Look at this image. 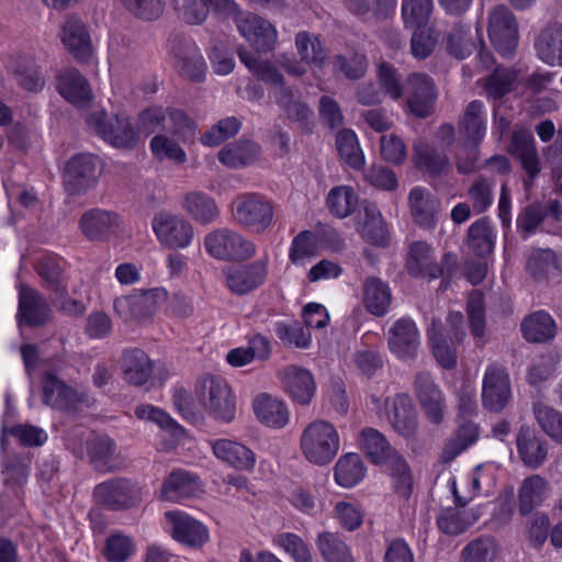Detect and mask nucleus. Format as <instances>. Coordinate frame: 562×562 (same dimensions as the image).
<instances>
[{"label": "nucleus", "instance_id": "f257e3e1", "mask_svg": "<svg viewBox=\"0 0 562 562\" xmlns=\"http://www.w3.org/2000/svg\"><path fill=\"white\" fill-rule=\"evenodd\" d=\"M241 63L258 79L274 87L273 97L276 103L283 110L286 117L300 124H306L313 115L311 108L302 100L301 91L296 88L284 85L282 74L269 60H262L246 48L238 49Z\"/></svg>", "mask_w": 562, "mask_h": 562}, {"label": "nucleus", "instance_id": "f03ea898", "mask_svg": "<svg viewBox=\"0 0 562 562\" xmlns=\"http://www.w3.org/2000/svg\"><path fill=\"white\" fill-rule=\"evenodd\" d=\"M360 448L376 464H385L394 480V490L403 498H408L413 490V475L406 460L389 443L378 429L366 427L360 432Z\"/></svg>", "mask_w": 562, "mask_h": 562}, {"label": "nucleus", "instance_id": "7ed1b4c3", "mask_svg": "<svg viewBox=\"0 0 562 562\" xmlns=\"http://www.w3.org/2000/svg\"><path fill=\"white\" fill-rule=\"evenodd\" d=\"M305 459L316 465L330 463L339 450V435L333 424L324 419L310 423L300 440Z\"/></svg>", "mask_w": 562, "mask_h": 562}, {"label": "nucleus", "instance_id": "20e7f679", "mask_svg": "<svg viewBox=\"0 0 562 562\" xmlns=\"http://www.w3.org/2000/svg\"><path fill=\"white\" fill-rule=\"evenodd\" d=\"M86 123L94 134L116 148L131 149L137 145V134L125 115L101 110L90 113Z\"/></svg>", "mask_w": 562, "mask_h": 562}, {"label": "nucleus", "instance_id": "39448f33", "mask_svg": "<svg viewBox=\"0 0 562 562\" xmlns=\"http://www.w3.org/2000/svg\"><path fill=\"white\" fill-rule=\"evenodd\" d=\"M405 266L409 276L432 280L445 272L452 274L458 268V260L456 255L449 252L439 265L435 260L431 246L418 240L409 244Z\"/></svg>", "mask_w": 562, "mask_h": 562}, {"label": "nucleus", "instance_id": "423d86ee", "mask_svg": "<svg viewBox=\"0 0 562 562\" xmlns=\"http://www.w3.org/2000/svg\"><path fill=\"white\" fill-rule=\"evenodd\" d=\"M200 401L209 415L217 422L231 423L236 403L229 385L221 378L206 376L201 382Z\"/></svg>", "mask_w": 562, "mask_h": 562}, {"label": "nucleus", "instance_id": "0eeeda50", "mask_svg": "<svg viewBox=\"0 0 562 562\" xmlns=\"http://www.w3.org/2000/svg\"><path fill=\"white\" fill-rule=\"evenodd\" d=\"M101 175L100 160L91 154L72 156L65 166L63 182L70 195H80L92 189Z\"/></svg>", "mask_w": 562, "mask_h": 562}, {"label": "nucleus", "instance_id": "6e6552de", "mask_svg": "<svg viewBox=\"0 0 562 562\" xmlns=\"http://www.w3.org/2000/svg\"><path fill=\"white\" fill-rule=\"evenodd\" d=\"M166 299L167 292L164 289L155 288L134 291L128 295L116 297L113 306L115 313L124 322H144L153 317L159 303Z\"/></svg>", "mask_w": 562, "mask_h": 562}, {"label": "nucleus", "instance_id": "1a4fd4ad", "mask_svg": "<svg viewBox=\"0 0 562 562\" xmlns=\"http://www.w3.org/2000/svg\"><path fill=\"white\" fill-rule=\"evenodd\" d=\"M207 252L221 260H247L255 255V245L228 228L216 229L205 236Z\"/></svg>", "mask_w": 562, "mask_h": 562}, {"label": "nucleus", "instance_id": "9d476101", "mask_svg": "<svg viewBox=\"0 0 562 562\" xmlns=\"http://www.w3.org/2000/svg\"><path fill=\"white\" fill-rule=\"evenodd\" d=\"M404 94L408 111L419 119L430 116L438 98L432 78L425 72H413L405 81Z\"/></svg>", "mask_w": 562, "mask_h": 562}, {"label": "nucleus", "instance_id": "9b49d317", "mask_svg": "<svg viewBox=\"0 0 562 562\" xmlns=\"http://www.w3.org/2000/svg\"><path fill=\"white\" fill-rule=\"evenodd\" d=\"M233 215L240 225L262 233L273 221V207L260 195L241 194L233 203Z\"/></svg>", "mask_w": 562, "mask_h": 562}, {"label": "nucleus", "instance_id": "f8f14e48", "mask_svg": "<svg viewBox=\"0 0 562 562\" xmlns=\"http://www.w3.org/2000/svg\"><path fill=\"white\" fill-rule=\"evenodd\" d=\"M490 40L502 55H512L518 42V25L514 13L505 5L495 7L488 18Z\"/></svg>", "mask_w": 562, "mask_h": 562}, {"label": "nucleus", "instance_id": "ddd939ff", "mask_svg": "<svg viewBox=\"0 0 562 562\" xmlns=\"http://www.w3.org/2000/svg\"><path fill=\"white\" fill-rule=\"evenodd\" d=\"M16 317L20 325L43 327L54 319V312L47 299L40 291L22 284L19 288Z\"/></svg>", "mask_w": 562, "mask_h": 562}, {"label": "nucleus", "instance_id": "4468645a", "mask_svg": "<svg viewBox=\"0 0 562 562\" xmlns=\"http://www.w3.org/2000/svg\"><path fill=\"white\" fill-rule=\"evenodd\" d=\"M512 397L509 375L498 363L490 364L483 378L482 403L493 413L502 412Z\"/></svg>", "mask_w": 562, "mask_h": 562}, {"label": "nucleus", "instance_id": "2eb2a0df", "mask_svg": "<svg viewBox=\"0 0 562 562\" xmlns=\"http://www.w3.org/2000/svg\"><path fill=\"white\" fill-rule=\"evenodd\" d=\"M93 496L97 503L113 510L127 509L140 502L139 490L123 477L98 484L94 487Z\"/></svg>", "mask_w": 562, "mask_h": 562}, {"label": "nucleus", "instance_id": "dca6fc26", "mask_svg": "<svg viewBox=\"0 0 562 562\" xmlns=\"http://www.w3.org/2000/svg\"><path fill=\"white\" fill-rule=\"evenodd\" d=\"M121 216L104 209H90L83 212L78 221L82 235L93 243L108 240L120 227Z\"/></svg>", "mask_w": 562, "mask_h": 562}, {"label": "nucleus", "instance_id": "f3484780", "mask_svg": "<svg viewBox=\"0 0 562 562\" xmlns=\"http://www.w3.org/2000/svg\"><path fill=\"white\" fill-rule=\"evenodd\" d=\"M172 53L179 75L190 81L201 82L205 78V60L191 40L176 37L172 42Z\"/></svg>", "mask_w": 562, "mask_h": 562}, {"label": "nucleus", "instance_id": "a211bd4d", "mask_svg": "<svg viewBox=\"0 0 562 562\" xmlns=\"http://www.w3.org/2000/svg\"><path fill=\"white\" fill-rule=\"evenodd\" d=\"M236 26L256 50L269 52L273 49L277 42V31L268 20L247 12L236 19Z\"/></svg>", "mask_w": 562, "mask_h": 562}, {"label": "nucleus", "instance_id": "6ab92c4d", "mask_svg": "<svg viewBox=\"0 0 562 562\" xmlns=\"http://www.w3.org/2000/svg\"><path fill=\"white\" fill-rule=\"evenodd\" d=\"M158 239L170 248H184L193 238L192 225L176 215L159 213L153 220Z\"/></svg>", "mask_w": 562, "mask_h": 562}, {"label": "nucleus", "instance_id": "aec40b11", "mask_svg": "<svg viewBox=\"0 0 562 562\" xmlns=\"http://www.w3.org/2000/svg\"><path fill=\"white\" fill-rule=\"evenodd\" d=\"M390 350L400 359H413L420 345L419 331L411 318L397 319L387 331Z\"/></svg>", "mask_w": 562, "mask_h": 562}, {"label": "nucleus", "instance_id": "412c9836", "mask_svg": "<svg viewBox=\"0 0 562 562\" xmlns=\"http://www.w3.org/2000/svg\"><path fill=\"white\" fill-rule=\"evenodd\" d=\"M389 406V420L393 429L404 438H414L418 430L417 409L412 398L404 393L396 394Z\"/></svg>", "mask_w": 562, "mask_h": 562}, {"label": "nucleus", "instance_id": "4be33fe9", "mask_svg": "<svg viewBox=\"0 0 562 562\" xmlns=\"http://www.w3.org/2000/svg\"><path fill=\"white\" fill-rule=\"evenodd\" d=\"M509 151L529 177L526 187L530 186L540 172V159L532 133L525 128L515 131L512 134Z\"/></svg>", "mask_w": 562, "mask_h": 562}, {"label": "nucleus", "instance_id": "5701e85b", "mask_svg": "<svg viewBox=\"0 0 562 562\" xmlns=\"http://www.w3.org/2000/svg\"><path fill=\"white\" fill-rule=\"evenodd\" d=\"M415 393L424 413L434 424L443 419L445 403L441 391L428 372H418L414 381Z\"/></svg>", "mask_w": 562, "mask_h": 562}, {"label": "nucleus", "instance_id": "b1692460", "mask_svg": "<svg viewBox=\"0 0 562 562\" xmlns=\"http://www.w3.org/2000/svg\"><path fill=\"white\" fill-rule=\"evenodd\" d=\"M517 452L529 469L540 468L548 458V442L529 426H521L516 436Z\"/></svg>", "mask_w": 562, "mask_h": 562}, {"label": "nucleus", "instance_id": "393cba45", "mask_svg": "<svg viewBox=\"0 0 562 562\" xmlns=\"http://www.w3.org/2000/svg\"><path fill=\"white\" fill-rule=\"evenodd\" d=\"M166 517L172 524V537L177 541L199 548L209 540L206 527L196 519L180 512H167Z\"/></svg>", "mask_w": 562, "mask_h": 562}, {"label": "nucleus", "instance_id": "a878e982", "mask_svg": "<svg viewBox=\"0 0 562 562\" xmlns=\"http://www.w3.org/2000/svg\"><path fill=\"white\" fill-rule=\"evenodd\" d=\"M56 89L68 102L83 106L92 100L88 80L76 68H66L56 77Z\"/></svg>", "mask_w": 562, "mask_h": 562}, {"label": "nucleus", "instance_id": "bb28decb", "mask_svg": "<svg viewBox=\"0 0 562 562\" xmlns=\"http://www.w3.org/2000/svg\"><path fill=\"white\" fill-rule=\"evenodd\" d=\"M267 263L266 259H261L228 270L226 272V282L231 291L241 295L261 285L267 277Z\"/></svg>", "mask_w": 562, "mask_h": 562}, {"label": "nucleus", "instance_id": "cd10ccee", "mask_svg": "<svg viewBox=\"0 0 562 562\" xmlns=\"http://www.w3.org/2000/svg\"><path fill=\"white\" fill-rule=\"evenodd\" d=\"M61 42L79 63H88L93 54V46L85 24L70 16L63 26Z\"/></svg>", "mask_w": 562, "mask_h": 562}, {"label": "nucleus", "instance_id": "c85d7f7f", "mask_svg": "<svg viewBox=\"0 0 562 562\" xmlns=\"http://www.w3.org/2000/svg\"><path fill=\"white\" fill-rule=\"evenodd\" d=\"M124 380L135 386L151 383L154 361L138 348L126 349L122 355Z\"/></svg>", "mask_w": 562, "mask_h": 562}, {"label": "nucleus", "instance_id": "c756f323", "mask_svg": "<svg viewBox=\"0 0 562 562\" xmlns=\"http://www.w3.org/2000/svg\"><path fill=\"white\" fill-rule=\"evenodd\" d=\"M282 382L290 396L296 403L306 405L315 394V381L310 371L290 366L282 372Z\"/></svg>", "mask_w": 562, "mask_h": 562}, {"label": "nucleus", "instance_id": "7c9ffc66", "mask_svg": "<svg viewBox=\"0 0 562 562\" xmlns=\"http://www.w3.org/2000/svg\"><path fill=\"white\" fill-rule=\"evenodd\" d=\"M537 57L549 66H562V24H549L535 41Z\"/></svg>", "mask_w": 562, "mask_h": 562}, {"label": "nucleus", "instance_id": "2f4dec72", "mask_svg": "<svg viewBox=\"0 0 562 562\" xmlns=\"http://www.w3.org/2000/svg\"><path fill=\"white\" fill-rule=\"evenodd\" d=\"M408 200L415 223L425 228H434L440 210L439 200L424 188L411 190Z\"/></svg>", "mask_w": 562, "mask_h": 562}, {"label": "nucleus", "instance_id": "473e14b6", "mask_svg": "<svg viewBox=\"0 0 562 562\" xmlns=\"http://www.w3.org/2000/svg\"><path fill=\"white\" fill-rule=\"evenodd\" d=\"M214 456L238 470H251L256 463L255 453L246 446L229 439H217L212 442Z\"/></svg>", "mask_w": 562, "mask_h": 562}, {"label": "nucleus", "instance_id": "72a5a7b5", "mask_svg": "<svg viewBox=\"0 0 562 562\" xmlns=\"http://www.w3.org/2000/svg\"><path fill=\"white\" fill-rule=\"evenodd\" d=\"M485 132L484 104L479 100L471 101L460 116L459 133L465 138V143L477 146Z\"/></svg>", "mask_w": 562, "mask_h": 562}, {"label": "nucleus", "instance_id": "f704fd0d", "mask_svg": "<svg viewBox=\"0 0 562 562\" xmlns=\"http://www.w3.org/2000/svg\"><path fill=\"white\" fill-rule=\"evenodd\" d=\"M549 490V482L539 474L526 477L518 490V510L520 515L527 516L535 508L541 506Z\"/></svg>", "mask_w": 562, "mask_h": 562}, {"label": "nucleus", "instance_id": "c9c22d12", "mask_svg": "<svg viewBox=\"0 0 562 562\" xmlns=\"http://www.w3.org/2000/svg\"><path fill=\"white\" fill-rule=\"evenodd\" d=\"M520 330L528 342L544 344L555 337L557 325L550 314L538 311L522 319Z\"/></svg>", "mask_w": 562, "mask_h": 562}, {"label": "nucleus", "instance_id": "e433bc0d", "mask_svg": "<svg viewBox=\"0 0 562 562\" xmlns=\"http://www.w3.org/2000/svg\"><path fill=\"white\" fill-rule=\"evenodd\" d=\"M43 401L56 409H72L78 401L77 393L55 374L47 372L43 379Z\"/></svg>", "mask_w": 562, "mask_h": 562}, {"label": "nucleus", "instance_id": "4c0bfd02", "mask_svg": "<svg viewBox=\"0 0 562 562\" xmlns=\"http://www.w3.org/2000/svg\"><path fill=\"white\" fill-rule=\"evenodd\" d=\"M363 304L374 316H383L389 311L392 294L386 282L376 277H369L363 282Z\"/></svg>", "mask_w": 562, "mask_h": 562}, {"label": "nucleus", "instance_id": "58836bf2", "mask_svg": "<svg viewBox=\"0 0 562 562\" xmlns=\"http://www.w3.org/2000/svg\"><path fill=\"white\" fill-rule=\"evenodd\" d=\"M254 411L258 419L272 428H282L289 422L285 404L269 394H259L254 401Z\"/></svg>", "mask_w": 562, "mask_h": 562}, {"label": "nucleus", "instance_id": "ea45409f", "mask_svg": "<svg viewBox=\"0 0 562 562\" xmlns=\"http://www.w3.org/2000/svg\"><path fill=\"white\" fill-rule=\"evenodd\" d=\"M259 154V145L241 139L224 146L218 153V160L228 168L237 169L254 164Z\"/></svg>", "mask_w": 562, "mask_h": 562}, {"label": "nucleus", "instance_id": "a19ab883", "mask_svg": "<svg viewBox=\"0 0 562 562\" xmlns=\"http://www.w3.org/2000/svg\"><path fill=\"white\" fill-rule=\"evenodd\" d=\"M526 269L536 281L557 277L562 271V262L551 249H537L529 257Z\"/></svg>", "mask_w": 562, "mask_h": 562}, {"label": "nucleus", "instance_id": "79ce46f5", "mask_svg": "<svg viewBox=\"0 0 562 562\" xmlns=\"http://www.w3.org/2000/svg\"><path fill=\"white\" fill-rule=\"evenodd\" d=\"M428 336L432 355L437 362L446 370L453 369L458 361L457 351L448 341L440 321H432Z\"/></svg>", "mask_w": 562, "mask_h": 562}, {"label": "nucleus", "instance_id": "37998d69", "mask_svg": "<svg viewBox=\"0 0 562 562\" xmlns=\"http://www.w3.org/2000/svg\"><path fill=\"white\" fill-rule=\"evenodd\" d=\"M196 491V476L183 470H175L162 483L161 497L168 501H180L192 496Z\"/></svg>", "mask_w": 562, "mask_h": 562}, {"label": "nucleus", "instance_id": "c03bdc74", "mask_svg": "<svg viewBox=\"0 0 562 562\" xmlns=\"http://www.w3.org/2000/svg\"><path fill=\"white\" fill-rule=\"evenodd\" d=\"M415 166L431 177L440 176L448 167V157L430 147L426 142L419 140L413 147Z\"/></svg>", "mask_w": 562, "mask_h": 562}, {"label": "nucleus", "instance_id": "a18cd8bd", "mask_svg": "<svg viewBox=\"0 0 562 562\" xmlns=\"http://www.w3.org/2000/svg\"><path fill=\"white\" fill-rule=\"evenodd\" d=\"M361 237L371 245L385 246L387 229L376 205L367 204L363 207V218L359 228Z\"/></svg>", "mask_w": 562, "mask_h": 562}, {"label": "nucleus", "instance_id": "49530a36", "mask_svg": "<svg viewBox=\"0 0 562 562\" xmlns=\"http://www.w3.org/2000/svg\"><path fill=\"white\" fill-rule=\"evenodd\" d=\"M183 209L194 221L201 224H209L218 216V207L215 201L207 194L199 191L186 194Z\"/></svg>", "mask_w": 562, "mask_h": 562}, {"label": "nucleus", "instance_id": "de8ad7c7", "mask_svg": "<svg viewBox=\"0 0 562 562\" xmlns=\"http://www.w3.org/2000/svg\"><path fill=\"white\" fill-rule=\"evenodd\" d=\"M479 30L475 29L474 34L471 29L464 25L456 24L447 36V50L457 59H464L477 47Z\"/></svg>", "mask_w": 562, "mask_h": 562}, {"label": "nucleus", "instance_id": "09e8293b", "mask_svg": "<svg viewBox=\"0 0 562 562\" xmlns=\"http://www.w3.org/2000/svg\"><path fill=\"white\" fill-rule=\"evenodd\" d=\"M479 437V428L477 426L465 419L460 424L456 435L453 438L448 440L442 452H441V461L443 463L451 462L456 457H458L462 451H464L469 446L474 443Z\"/></svg>", "mask_w": 562, "mask_h": 562}, {"label": "nucleus", "instance_id": "8fccbe9b", "mask_svg": "<svg viewBox=\"0 0 562 562\" xmlns=\"http://www.w3.org/2000/svg\"><path fill=\"white\" fill-rule=\"evenodd\" d=\"M31 457L27 453L7 456L2 460L4 484L13 490L21 488L27 481Z\"/></svg>", "mask_w": 562, "mask_h": 562}, {"label": "nucleus", "instance_id": "3c124183", "mask_svg": "<svg viewBox=\"0 0 562 562\" xmlns=\"http://www.w3.org/2000/svg\"><path fill=\"white\" fill-rule=\"evenodd\" d=\"M316 544L326 562H355L350 549L338 533L321 532Z\"/></svg>", "mask_w": 562, "mask_h": 562}, {"label": "nucleus", "instance_id": "603ef678", "mask_svg": "<svg viewBox=\"0 0 562 562\" xmlns=\"http://www.w3.org/2000/svg\"><path fill=\"white\" fill-rule=\"evenodd\" d=\"M495 236L487 221L483 217L474 222L468 231V246L479 257H487L493 252Z\"/></svg>", "mask_w": 562, "mask_h": 562}, {"label": "nucleus", "instance_id": "864d4df0", "mask_svg": "<svg viewBox=\"0 0 562 562\" xmlns=\"http://www.w3.org/2000/svg\"><path fill=\"white\" fill-rule=\"evenodd\" d=\"M364 476L362 459L357 453H347L335 465V480L342 487H351Z\"/></svg>", "mask_w": 562, "mask_h": 562}, {"label": "nucleus", "instance_id": "5fc2aeb1", "mask_svg": "<svg viewBox=\"0 0 562 562\" xmlns=\"http://www.w3.org/2000/svg\"><path fill=\"white\" fill-rule=\"evenodd\" d=\"M336 147L340 158L356 170L364 166V156L359 146L356 133L352 130L344 128L336 136Z\"/></svg>", "mask_w": 562, "mask_h": 562}, {"label": "nucleus", "instance_id": "6e6d98bb", "mask_svg": "<svg viewBox=\"0 0 562 562\" xmlns=\"http://www.w3.org/2000/svg\"><path fill=\"white\" fill-rule=\"evenodd\" d=\"M476 519L477 517L472 512L447 508L438 516L437 525L443 533L458 536L472 526Z\"/></svg>", "mask_w": 562, "mask_h": 562}, {"label": "nucleus", "instance_id": "4d7b16f0", "mask_svg": "<svg viewBox=\"0 0 562 562\" xmlns=\"http://www.w3.org/2000/svg\"><path fill=\"white\" fill-rule=\"evenodd\" d=\"M532 412L541 430L557 442L562 443V413L541 402L533 404Z\"/></svg>", "mask_w": 562, "mask_h": 562}, {"label": "nucleus", "instance_id": "13d9d810", "mask_svg": "<svg viewBox=\"0 0 562 562\" xmlns=\"http://www.w3.org/2000/svg\"><path fill=\"white\" fill-rule=\"evenodd\" d=\"M516 79L517 74L515 70L497 67L485 79L483 88L490 99L499 101L513 91Z\"/></svg>", "mask_w": 562, "mask_h": 562}, {"label": "nucleus", "instance_id": "bf43d9fd", "mask_svg": "<svg viewBox=\"0 0 562 562\" xmlns=\"http://www.w3.org/2000/svg\"><path fill=\"white\" fill-rule=\"evenodd\" d=\"M87 451L91 464L100 472H109L112 468L109 461L115 451L114 441L104 436H95L87 441Z\"/></svg>", "mask_w": 562, "mask_h": 562}, {"label": "nucleus", "instance_id": "052dcab7", "mask_svg": "<svg viewBox=\"0 0 562 562\" xmlns=\"http://www.w3.org/2000/svg\"><path fill=\"white\" fill-rule=\"evenodd\" d=\"M327 206L338 218L349 216L357 207L358 196L352 188L340 186L333 188L327 195Z\"/></svg>", "mask_w": 562, "mask_h": 562}, {"label": "nucleus", "instance_id": "680f3d73", "mask_svg": "<svg viewBox=\"0 0 562 562\" xmlns=\"http://www.w3.org/2000/svg\"><path fill=\"white\" fill-rule=\"evenodd\" d=\"M35 270L41 277L43 286L46 290L53 293L56 291H65V285L67 284L64 278V269L57 259L49 256L42 257L37 261Z\"/></svg>", "mask_w": 562, "mask_h": 562}, {"label": "nucleus", "instance_id": "e2e57ef3", "mask_svg": "<svg viewBox=\"0 0 562 562\" xmlns=\"http://www.w3.org/2000/svg\"><path fill=\"white\" fill-rule=\"evenodd\" d=\"M401 11L405 26L419 30L429 21L432 0H402Z\"/></svg>", "mask_w": 562, "mask_h": 562}, {"label": "nucleus", "instance_id": "0e129e2a", "mask_svg": "<svg viewBox=\"0 0 562 562\" xmlns=\"http://www.w3.org/2000/svg\"><path fill=\"white\" fill-rule=\"evenodd\" d=\"M368 63L364 55L350 52L345 55H336L333 59V69L349 80H358L367 72Z\"/></svg>", "mask_w": 562, "mask_h": 562}, {"label": "nucleus", "instance_id": "69168bd1", "mask_svg": "<svg viewBox=\"0 0 562 562\" xmlns=\"http://www.w3.org/2000/svg\"><path fill=\"white\" fill-rule=\"evenodd\" d=\"M295 46L301 59L306 64L321 67L326 58V52L319 40L307 32H299Z\"/></svg>", "mask_w": 562, "mask_h": 562}, {"label": "nucleus", "instance_id": "338daca9", "mask_svg": "<svg viewBox=\"0 0 562 562\" xmlns=\"http://www.w3.org/2000/svg\"><path fill=\"white\" fill-rule=\"evenodd\" d=\"M164 131L179 136L183 142H192L195 135V123L182 111L168 109Z\"/></svg>", "mask_w": 562, "mask_h": 562}, {"label": "nucleus", "instance_id": "774afa93", "mask_svg": "<svg viewBox=\"0 0 562 562\" xmlns=\"http://www.w3.org/2000/svg\"><path fill=\"white\" fill-rule=\"evenodd\" d=\"M547 216L546 207L540 202H533L525 206L518 214L516 225L522 238L536 233L538 226Z\"/></svg>", "mask_w": 562, "mask_h": 562}]
</instances>
